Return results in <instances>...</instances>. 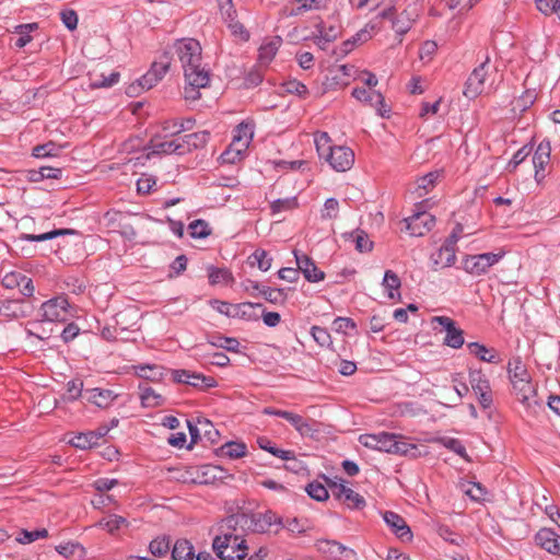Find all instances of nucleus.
<instances>
[{"instance_id":"obj_1","label":"nucleus","mask_w":560,"mask_h":560,"mask_svg":"<svg viewBox=\"0 0 560 560\" xmlns=\"http://www.w3.org/2000/svg\"><path fill=\"white\" fill-rule=\"evenodd\" d=\"M173 49L184 70V97L187 101L200 98V89L209 85L210 72L202 63V48L195 38L175 40Z\"/></svg>"},{"instance_id":"obj_2","label":"nucleus","mask_w":560,"mask_h":560,"mask_svg":"<svg viewBox=\"0 0 560 560\" xmlns=\"http://www.w3.org/2000/svg\"><path fill=\"white\" fill-rule=\"evenodd\" d=\"M247 513L238 512L226 516L218 524V535L213 538L212 549H219L221 553L224 552L226 546L225 541H233L236 546L246 542L245 536L248 533Z\"/></svg>"},{"instance_id":"obj_3","label":"nucleus","mask_w":560,"mask_h":560,"mask_svg":"<svg viewBox=\"0 0 560 560\" xmlns=\"http://www.w3.org/2000/svg\"><path fill=\"white\" fill-rule=\"evenodd\" d=\"M359 440L365 447L389 454L415 456V452L418 450L416 444L409 443L406 438L395 433L362 434Z\"/></svg>"},{"instance_id":"obj_4","label":"nucleus","mask_w":560,"mask_h":560,"mask_svg":"<svg viewBox=\"0 0 560 560\" xmlns=\"http://www.w3.org/2000/svg\"><path fill=\"white\" fill-rule=\"evenodd\" d=\"M508 373L518 400L527 406H530L532 400L537 404L536 388L521 357H514L509 361Z\"/></svg>"},{"instance_id":"obj_5","label":"nucleus","mask_w":560,"mask_h":560,"mask_svg":"<svg viewBox=\"0 0 560 560\" xmlns=\"http://www.w3.org/2000/svg\"><path fill=\"white\" fill-rule=\"evenodd\" d=\"M504 256V253H483L478 255H466L463 259V269L474 276L486 275L492 266L498 264Z\"/></svg>"},{"instance_id":"obj_6","label":"nucleus","mask_w":560,"mask_h":560,"mask_svg":"<svg viewBox=\"0 0 560 560\" xmlns=\"http://www.w3.org/2000/svg\"><path fill=\"white\" fill-rule=\"evenodd\" d=\"M42 318L45 322H66L71 317L70 304L65 295H59L44 302L40 306Z\"/></svg>"},{"instance_id":"obj_7","label":"nucleus","mask_w":560,"mask_h":560,"mask_svg":"<svg viewBox=\"0 0 560 560\" xmlns=\"http://www.w3.org/2000/svg\"><path fill=\"white\" fill-rule=\"evenodd\" d=\"M490 68V57L487 55L485 60L472 70L465 83L463 93L467 98L474 100L483 92Z\"/></svg>"},{"instance_id":"obj_8","label":"nucleus","mask_w":560,"mask_h":560,"mask_svg":"<svg viewBox=\"0 0 560 560\" xmlns=\"http://www.w3.org/2000/svg\"><path fill=\"white\" fill-rule=\"evenodd\" d=\"M171 61L170 54L164 51L160 59L154 61L147 73L138 80V85L143 90H150L155 86L170 70Z\"/></svg>"},{"instance_id":"obj_9","label":"nucleus","mask_w":560,"mask_h":560,"mask_svg":"<svg viewBox=\"0 0 560 560\" xmlns=\"http://www.w3.org/2000/svg\"><path fill=\"white\" fill-rule=\"evenodd\" d=\"M170 373L175 383L187 384L195 388L208 389L218 385L213 377L206 376L201 373H196L184 369L170 370Z\"/></svg>"},{"instance_id":"obj_10","label":"nucleus","mask_w":560,"mask_h":560,"mask_svg":"<svg viewBox=\"0 0 560 560\" xmlns=\"http://www.w3.org/2000/svg\"><path fill=\"white\" fill-rule=\"evenodd\" d=\"M406 229L411 236H423L435 225V217L431 213L419 210L405 220Z\"/></svg>"},{"instance_id":"obj_11","label":"nucleus","mask_w":560,"mask_h":560,"mask_svg":"<svg viewBox=\"0 0 560 560\" xmlns=\"http://www.w3.org/2000/svg\"><path fill=\"white\" fill-rule=\"evenodd\" d=\"M262 413L285 419L302 436L312 435L315 431L307 419L295 412L280 410L273 407H266L264 408Z\"/></svg>"},{"instance_id":"obj_12","label":"nucleus","mask_w":560,"mask_h":560,"mask_svg":"<svg viewBox=\"0 0 560 560\" xmlns=\"http://www.w3.org/2000/svg\"><path fill=\"white\" fill-rule=\"evenodd\" d=\"M337 172L350 170L354 163V152L343 145H335L324 158Z\"/></svg>"},{"instance_id":"obj_13","label":"nucleus","mask_w":560,"mask_h":560,"mask_svg":"<svg viewBox=\"0 0 560 560\" xmlns=\"http://www.w3.org/2000/svg\"><path fill=\"white\" fill-rule=\"evenodd\" d=\"M330 490L332 495L349 509L362 510L366 504L365 499L349 488L343 480L334 482Z\"/></svg>"},{"instance_id":"obj_14","label":"nucleus","mask_w":560,"mask_h":560,"mask_svg":"<svg viewBox=\"0 0 560 560\" xmlns=\"http://www.w3.org/2000/svg\"><path fill=\"white\" fill-rule=\"evenodd\" d=\"M432 323L441 325L445 331L444 345L453 349H459L465 343L464 331L456 326V323L447 316H434Z\"/></svg>"},{"instance_id":"obj_15","label":"nucleus","mask_w":560,"mask_h":560,"mask_svg":"<svg viewBox=\"0 0 560 560\" xmlns=\"http://www.w3.org/2000/svg\"><path fill=\"white\" fill-rule=\"evenodd\" d=\"M295 262L298 266L299 272H302L304 278L308 282H319L325 279V272L322 271L314 260L304 253L300 250H293Z\"/></svg>"},{"instance_id":"obj_16","label":"nucleus","mask_w":560,"mask_h":560,"mask_svg":"<svg viewBox=\"0 0 560 560\" xmlns=\"http://www.w3.org/2000/svg\"><path fill=\"white\" fill-rule=\"evenodd\" d=\"M316 549L324 556L334 559H349L354 556V551L337 540L318 539L315 544Z\"/></svg>"},{"instance_id":"obj_17","label":"nucleus","mask_w":560,"mask_h":560,"mask_svg":"<svg viewBox=\"0 0 560 560\" xmlns=\"http://www.w3.org/2000/svg\"><path fill=\"white\" fill-rule=\"evenodd\" d=\"M551 144L549 140H542L533 156V164L535 168V179L540 183L546 177V168L550 162Z\"/></svg>"},{"instance_id":"obj_18","label":"nucleus","mask_w":560,"mask_h":560,"mask_svg":"<svg viewBox=\"0 0 560 560\" xmlns=\"http://www.w3.org/2000/svg\"><path fill=\"white\" fill-rule=\"evenodd\" d=\"M384 521L401 541H410L412 539L410 527L399 514L387 511L384 513Z\"/></svg>"},{"instance_id":"obj_19","label":"nucleus","mask_w":560,"mask_h":560,"mask_svg":"<svg viewBox=\"0 0 560 560\" xmlns=\"http://www.w3.org/2000/svg\"><path fill=\"white\" fill-rule=\"evenodd\" d=\"M535 542L549 553L560 556V535L550 528H541L535 535Z\"/></svg>"},{"instance_id":"obj_20","label":"nucleus","mask_w":560,"mask_h":560,"mask_svg":"<svg viewBox=\"0 0 560 560\" xmlns=\"http://www.w3.org/2000/svg\"><path fill=\"white\" fill-rule=\"evenodd\" d=\"M163 137L156 136L151 139L150 148L152 149V153L154 154H178L183 155V147L180 143V138L162 140Z\"/></svg>"},{"instance_id":"obj_21","label":"nucleus","mask_w":560,"mask_h":560,"mask_svg":"<svg viewBox=\"0 0 560 560\" xmlns=\"http://www.w3.org/2000/svg\"><path fill=\"white\" fill-rule=\"evenodd\" d=\"M456 250L457 247L444 242L431 257L434 270L453 266L456 261Z\"/></svg>"},{"instance_id":"obj_22","label":"nucleus","mask_w":560,"mask_h":560,"mask_svg":"<svg viewBox=\"0 0 560 560\" xmlns=\"http://www.w3.org/2000/svg\"><path fill=\"white\" fill-rule=\"evenodd\" d=\"M85 395L89 402L94 404L100 408H108L118 397V395L110 389L97 387L86 389Z\"/></svg>"},{"instance_id":"obj_23","label":"nucleus","mask_w":560,"mask_h":560,"mask_svg":"<svg viewBox=\"0 0 560 560\" xmlns=\"http://www.w3.org/2000/svg\"><path fill=\"white\" fill-rule=\"evenodd\" d=\"M282 39L279 36L265 40L258 49V63L259 66L267 67L277 55Z\"/></svg>"},{"instance_id":"obj_24","label":"nucleus","mask_w":560,"mask_h":560,"mask_svg":"<svg viewBox=\"0 0 560 560\" xmlns=\"http://www.w3.org/2000/svg\"><path fill=\"white\" fill-rule=\"evenodd\" d=\"M318 36L315 37V44L322 46V43H331L338 38L341 33V26L337 20L329 23H319L317 25Z\"/></svg>"},{"instance_id":"obj_25","label":"nucleus","mask_w":560,"mask_h":560,"mask_svg":"<svg viewBox=\"0 0 560 560\" xmlns=\"http://www.w3.org/2000/svg\"><path fill=\"white\" fill-rule=\"evenodd\" d=\"M209 137L210 133L208 131H198L179 137L184 154L191 152L192 150L203 148L207 144Z\"/></svg>"},{"instance_id":"obj_26","label":"nucleus","mask_w":560,"mask_h":560,"mask_svg":"<svg viewBox=\"0 0 560 560\" xmlns=\"http://www.w3.org/2000/svg\"><path fill=\"white\" fill-rule=\"evenodd\" d=\"M226 548L221 553L219 549H213L217 557L221 560H243L247 556L248 547L246 542L234 545L233 541H225Z\"/></svg>"},{"instance_id":"obj_27","label":"nucleus","mask_w":560,"mask_h":560,"mask_svg":"<svg viewBox=\"0 0 560 560\" xmlns=\"http://www.w3.org/2000/svg\"><path fill=\"white\" fill-rule=\"evenodd\" d=\"M0 316L8 318H21L26 316L23 300L0 301Z\"/></svg>"},{"instance_id":"obj_28","label":"nucleus","mask_w":560,"mask_h":560,"mask_svg":"<svg viewBox=\"0 0 560 560\" xmlns=\"http://www.w3.org/2000/svg\"><path fill=\"white\" fill-rule=\"evenodd\" d=\"M192 124H194L192 119H186V120H182V121H179L177 119L164 120L161 124L162 133L159 136L163 137V138L177 136V135L182 133L183 131H185L186 129L191 128Z\"/></svg>"},{"instance_id":"obj_29","label":"nucleus","mask_w":560,"mask_h":560,"mask_svg":"<svg viewBox=\"0 0 560 560\" xmlns=\"http://www.w3.org/2000/svg\"><path fill=\"white\" fill-rule=\"evenodd\" d=\"M467 348L470 354L477 357L480 361L498 364L500 358L494 349H489L479 342H469Z\"/></svg>"},{"instance_id":"obj_30","label":"nucleus","mask_w":560,"mask_h":560,"mask_svg":"<svg viewBox=\"0 0 560 560\" xmlns=\"http://www.w3.org/2000/svg\"><path fill=\"white\" fill-rule=\"evenodd\" d=\"M208 342L215 347L221 348L230 352L240 353V341L234 337H225L220 334H214L208 338Z\"/></svg>"},{"instance_id":"obj_31","label":"nucleus","mask_w":560,"mask_h":560,"mask_svg":"<svg viewBox=\"0 0 560 560\" xmlns=\"http://www.w3.org/2000/svg\"><path fill=\"white\" fill-rule=\"evenodd\" d=\"M135 369L138 376L152 382L161 381L166 372V370L163 366L156 364H141L135 366Z\"/></svg>"},{"instance_id":"obj_32","label":"nucleus","mask_w":560,"mask_h":560,"mask_svg":"<svg viewBox=\"0 0 560 560\" xmlns=\"http://www.w3.org/2000/svg\"><path fill=\"white\" fill-rule=\"evenodd\" d=\"M236 132L237 133L233 137L232 145H235L237 148V152H241L247 149L253 139L254 132L252 127L245 124H240Z\"/></svg>"},{"instance_id":"obj_33","label":"nucleus","mask_w":560,"mask_h":560,"mask_svg":"<svg viewBox=\"0 0 560 560\" xmlns=\"http://www.w3.org/2000/svg\"><path fill=\"white\" fill-rule=\"evenodd\" d=\"M195 552L192 545L186 539H178L172 549L173 560H194Z\"/></svg>"},{"instance_id":"obj_34","label":"nucleus","mask_w":560,"mask_h":560,"mask_svg":"<svg viewBox=\"0 0 560 560\" xmlns=\"http://www.w3.org/2000/svg\"><path fill=\"white\" fill-rule=\"evenodd\" d=\"M383 285L387 291V295L389 299L394 300L396 298H400V279L396 272L393 270H386L383 278Z\"/></svg>"},{"instance_id":"obj_35","label":"nucleus","mask_w":560,"mask_h":560,"mask_svg":"<svg viewBox=\"0 0 560 560\" xmlns=\"http://www.w3.org/2000/svg\"><path fill=\"white\" fill-rule=\"evenodd\" d=\"M352 96L355 100H358L362 103L370 104L372 106L383 104V101H384L383 95L381 93L371 91V90H366L364 88L353 89Z\"/></svg>"},{"instance_id":"obj_36","label":"nucleus","mask_w":560,"mask_h":560,"mask_svg":"<svg viewBox=\"0 0 560 560\" xmlns=\"http://www.w3.org/2000/svg\"><path fill=\"white\" fill-rule=\"evenodd\" d=\"M441 173L439 171H435V172H430L428 174H425L424 176H421L417 179V188H416V191L418 194L419 197H422L424 195H427L429 191H431L439 177H440Z\"/></svg>"},{"instance_id":"obj_37","label":"nucleus","mask_w":560,"mask_h":560,"mask_svg":"<svg viewBox=\"0 0 560 560\" xmlns=\"http://www.w3.org/2000/svg\"><path fill=\"white\" fill-rule=\"evenodd\" d=\"M537 94L535 90H526L522 95L512 101V110L514 113H523L528 109L536 101Z\"/></svg>"},{"instance_id":"obj_38","label":"nucleus","mask_w":560,"mask_h":560,"mask_svg":"<svg viewBox=\"0 0 560 560\" xmlns=\"http://www.w3.org/2000/svg\"><path fill=\"white\" fill-rule=\"evenodd\" d=\"M38 30L37 23H26V24H19L14 27L13 32L19 34L20 37L15 42V46L18 48L25 47L28 43L32 42L31 33Z\"/></svg>"},{"instance_id":"obj_39","label":"nucleus","mask_w":560,"mask_h":560,"mask_svg":"<svg viewBox=\"0 0 560 560\" xmlns=\"http://www.w3.org/2000/svg\"><path fill=\"white\" fill-rule=\"evenodd\" d=\"M75 231L74 230H71V229H56V230H52V231H49V232H46V233H43V234H23L21 236V240H24V241H28V242H44V241H48V240H52L57 236H62V235H70V234H74Z\"/></svg>"},{"instance_id":"obj_40","label":"nucleus","mask_w":560,"mask_h":560,"mask_svg":"<svg viewBox=\"0 0 560 560\" xmlns=\"http://www.w3.org/2000/svg\"><path fill=\"white\" fill-rule=\"evenodd\" d=\"M221 455L231 459H236L245 456L247 446L240 442H228L220 448Z\"/></svg>"},{"instance_id":"obj_41","label":"nucleus","mask_w":560,"mask_h":560,"mask_svg":"<svg viewBox=\"0 0 560 560\" xmlns=\"http://www.w3.org/2000/svg\"><path fill=\"white\" fill-rule=\"evenodd\" d=\"M141 389V402L144 407H158L164 402V398L158 394L152 387L140 386Z\"/></svg>"},{"instance_id":"obj_42","label":"nucleus","mask_w":560,"mask_h":560,"mask_svg":"<svg viewBox=\"0 0 560 560\" xmlns=\"http://www.w3.org/2000/svg\"><path fill=\"white\" fill-rule=\"evenodd\" d=\"M272 259L269 257L265 249H256L249 257L248 262L252 266H257L261 271H267L271 267Z\"/></svg>"},{"instance_id":"obj_43","label":"nucleus","mask_w":560,"mask_h":560,"mask_svg":"<svg viewBox=\"0 0 560 560\" xmlns=\"http://www.w3.org/2000/svg\"><path fill=\"white\" fill-rule=\"evenodd\" d=\"M127 524V520L120 515L110 514L98 522V526L113 534Z\"/></svg>"},{"instance_id":"obj_44","label":"nucleus","mask_w":560,"mask_h":560,"mask_svg":"<svg viewBox=\"0 0 560 560\" xmlns=\"http://www.w3.org/2000/svg\"><path fill=\"white\" fill-rule=\"evenodd\" d=\"M469 383L475 393L490 388L489 380L481 370H472L469 372Z\"/></svg>"},{"instance_id":"obj_45","label":"nucleus","mask_w":560,"mask_h":560,"mask_svg":"<svg viewBox=\"0 0 560 560\" xmlns=\"http://www.w3.org/2000/svg\"><path fill=\"white\" fill-rule=\"evenodd\" d=\"M283 89L289 94H294L302 100H305L310 95L307 86L296 79L288 80L283 83Z\"/></svg>"},{"instance_id":"obj_46","label":"nucleus","mask_w":560,"mask_h":560,"mask_svg":"<svg viewBox=\"0 0 560 560\" xmlns=\"http://www.w3.org/2000/svg\"><path fill=\"white\" fill-rule=\"evenodd\" d=\"M149 550L154 557H164L170 551V539L166 536L154 538L149 544Z\"/></svg>"},{"instance_id":"obj_47","label":"nucleus","mask_w":560,"mask_h":560,"mask_svg":"<svg viewBox=\"0 0 560 560\" xmlns=\"http://www.w3.org/2000/svg\"><path fill=\"white\" fill-rule=\"evenodd\" d=\"M61 150L60 145H57L55 142L49 141L44 144H38L33 148L32 155L35 158H49L57 156Z\"/></svg>"},{"instance_id":"obj_48","label":"nucleus","mask_w":560,"mask_h":560,"mask_svg":"<svg viewBox=\"0 0 560 560\" xmlns=\"http://www.w3.org/2000/svg\"><path fill=\"white\" fill-rule=\"evenodd\" d=\"M261 296L272 304H283L287 300L284 289H273L266 285L261 288Z\"/></svg>"},{"instance_id":"obj_49","label":"nucleus","mask_w":560,"mask_h":560,"mask_svg":"<svg viewBox=\"0 0 560 560\" xmlns=\"http://www.w3.org/2000/svg\"><path fill=\"white\" fill-rule=\"evenodd\" d=\"M83 390V381L80 378L71 380L67 383L66 394L62 396L63 400L74 401L81 395Z\"/></svg>"},{"instance_id":"obj_50","label":"nucleus","mask_w":560,"mask_h":560,"mask_svg":"<svg viewBox=\"0 0 560 560\" xmlns=\"http://www.w3.org/2000/svg\"><path fill=\"white\" fill-rule=\"evenodd\" d=\"M327 0H298L296 8L292 9V15H299L305 11L318 10L326 5Z\"/></svg>"},{"instance_id":"obj_51","label":"nucleus","mask_w":560,"mask_h":560,"mask_svg":"<svg viewBox=\"0 0 560 560\" xmlns=\"http://www.w3.org/2000/svg\"><path fill=\"white\" fill-rule=\"evenodd\" d=\"M188 230L192 238H203L210 234L209 224L201 219L192 221L188 225Z\"/></svg>"},{"instance_id":"obj_52","label":"nucleus","mask_w":560,"mask_h":560,"mask_svg":"<svg viewBox=\"0 0 560 560\" xmlns=\"http://www.w3.org/2000/svg\"><path fill=\"white\" fill-rule=\"evenodd\" d=\"M305 490L307 494L316 501H325L329 497L326 487L317 481L310 482Z\"/></svg>"},{"instance_id":"obj_53","label":"nucleus","mask_w":560,"mask_h":560,"mask_svg":"<svg viewBox=\"0 0 560 560\" xmlns=\"http://www.w3.org/2000/svg\"><path fill=\"white\" fill-rule=\"evenodd\" d=\"M314 141L317 153L320 158H325V155L330 151V149L334 148V145L330 144L331 139L327 132H317L315 135Z\"/></svg>"},{"instance_id":"obj_54","label":"nucleus","mask_w":560,"mask_h":560,"mask_svg":"<svg viewBox=\"0 0 560 560\" xmlns=\"http://www.w3.org/2000/svg\"><path fill=\"white\" fill-rule=\"evenodd\" d=\"M209 282L214 285L221 282H228L232 275L228 269L210 267L208 269Z\"/></svg>"},{"instance_id":"obj_55","label":"nucleus","mask_w":560,"mask_h":560,"mask_svg":"<svg viewBox=\"0 0 560 560\" xmlns=\"http://www.w3.org/2000/svg\"><path fill=\"white\" fill-rule=\"evenodd\" d=\"M62 175V170L58 167H51V166H42L39 171H33L32 172V179L38 180L39 178H51V179H58Z\"/></svg>"},{"instance_id":"obj_56","label":"nucleus","mask_w":560,"mask_h":560,"mask_svg":"<svg viewBox=\"0 0 560 560\" xmlns=\"http://www.w3.org/2000/svg\"><path fill=\"white\" fill-rule=\"evenodd\" d=\"M48 536V530L46 528L36 529L28 532L26 529H23L20 533V537L16 538V540L20 544H31L37 539L46 538Z\"/></svg>"},{"instance_id":"obj_57","label":"nucleus","mask_w":560,"mask_h":560,"mask_svg":"<svg viewBox=\"0 0 560 560\" xmlns=\"http://www.w3.org/2000/svg\"><path fill=\"white\" fill-rule=\"evenodd\" d=\"M119 77L120 74L118 72H110L107 77L102 74L100 78L92 80L91 88H110L119 81Z\"/></svg>"},{"instance_id":"obj_58","label":"nucleus","mask_w":560,"mask_h":560,"mask_svg":"<svg viewBox=\"0 0 560 560\" xmlns=\"http://www.w3.org/2000/svg\"><path fill=\"white\" fill-rule=\"evenodd\" d=\"M311 335L320 347H328L331 345V337L326 328L313 326L311 328Z\"/></svg>"},{"instance_id":"obj_59","label":"nucleus","mask_w":560,"mask_h":560,"mask_svg":"<svg viewBox=\"0 0 560 560\" xmlns=\"http://www.w3.org/2000/svg\"><path fill=\"white\" fill-rule=\"evenodd\" d=\"M353 241L355 243V248L361 253L370 252L373 248V242L364 231L358 230L354 234Z\"/></svg>"},{"instance_id":"obj_60","label":"nucleus","mask_w":560,"mask_h":560,"mask_svg":"<svg viewBox=\"0 0 560 560\" xmlns=\"http://www.w3.org/2000/svg\"><path fill=\"white\" fill-rule=\"evenodd\" d=\"M272 213H279L281 211L292 210L298 207V200L293 198L277 199L271 202Z\"/></svg>"},{"instance_id":"obj_61","label":"nucleus","mask_w":560,"mask_h":560,"mask_svg":"<svg viewBox=\"0 0 560 560\" xmlns=\"http://www.w3.org/2000/svg\"><path fill=\"white\" fill-rule=\"evenodd\" d=\"M60 19L63 23V25L69 31H74L78 27L79 18L74 10L72 9H65L60 12Z\"/></svg>"},{"instance_id":"obj_62","label":"nucleus","mask_w":560,"mask_h":560,"mask_svg":"<svg viewBox=\"0 0 560 560\" xmlns=\"http://www.w3.org/2000/svg\"><path fill=\"white\" fill-rule=\"evenodd\" d=\"M248 521L250 522V525H248V532L254 533H266L269 530L267 524H264L262 516L260 513L258 514H248L247 513Z\"/></svg>"},{"instance_id":"obj_63","label":"nucleus","mask_w":560,"mask_h":560,"mask_svg":"<svg viewBox=\"0 0 560 560\" xmlns=\"http://www.w3.org/2000/svg\"><path fill=\"white\" fill-rule=\"evenodd\" d=\"M23 273L19 271H11L4 275L2 278V285L7 289H15L21 287V281H23Z\"/></svg>"},{"instance_id":"obj_64","label":"nucleus","mask_w":560,"mask_h":560,"mask_svg":"<svg viewBox=\"0 0 560 560\" xmlns=\"http://www.w3.org/2000/svg\"><path fill=\"white\" fill-rule=\"evenodd\" d=\"M332 325L337 332L342 334H348L349 330H355L357 328V324L349 317H337Z\"/></svg>"}]
</instances>
